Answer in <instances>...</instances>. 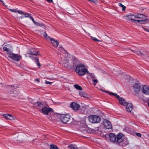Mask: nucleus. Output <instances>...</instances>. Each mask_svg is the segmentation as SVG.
<instances>
[{"label": "nucleus", "instance_id": "nucleus-1", "mask_svg": "<svg viewBox=\"0 0 149 149\" xmlns=\"http://www.w3.org/2000/svg\"><path fill=\"white\" fill-rule=\"evenodd\" d=\"M116 143L122 146H125L128 144V142L125 138L123 134L118 133L116 136Z\"/></svg>", "mask_w": 149, "mask_h": 149}, {"label": "nucleus", "instance_id": "nucleus-2", "mask_svg": "<svg viewBox=\"0 0 149 149\" xmlns=\"http://www.w3.org/2000/svg\"><path fill=\"white\" fill-rule=\"evenodd\" d=\"M76 67L75 69L76 72L79 76H82L85 75L88 71L84 64L81 63Z\"/></svg>", "mask_w": 149, "mask_h": 149}, {"label": "nucleus", "instance_id": "nucleus-3", "mask_svg": "<svg viewBox=\"0 0 149 149\" xmlns=\"http://www.w3.org/2000/svg\"><path fill=\"white\" fill-rule=\"evenodd\" d=\"M59 117L61 122L64 124L69 122L71 117L68 114L66 115L59 114Z\"/></svg>", "mask_w": 149, "mask_h": 149}, {"label": "nucleus", "instance_id": "nucleus-4", "mask_svg": "<svg viewBox=\"0 0 149 149\" xmlns=\"http://www.w3.org/2000/svg\"><path fill=\"white\" fill-rule=\"evenodd\" d=\"M89 122L93 123H99L101 120V118L99 116L96 115H91L88 117Z\"/></svg>", "mask_w": 149, "mask_h": 149}, {"label": "nucleus", "instance_id": "nucleus-5", "mask_svg": "<svg viewBox=\"0 0 149 149\" xmlns=\"http://www.w3.org/2000/svg\"><path fill=\"white\" fill-rule=\"evenodd\" d=\"M8 56L11 59L17 61H19L22 58L21 56L19 55L18 54H14L12 52L10 53Z\"/></svg>", "mask_w": 149, "mask_h": 149}, {"label": "nucleus", "instance_id": "nucleus-6", "mask_svg": "<svg viewBox=\"0 0 149 149\" xmlns=\"http://www.w3.org/2000/svg\"><path fill=\"white\" fill-rule=\"evenodd\" d=\"M132 87L133 91L135 93L138 94L141 88V86L139 84L135 83L133 84Z\"/></svg>", "mask_w": 149, "mask_h": 149}, {"label": "nucleus", "instance_id": "nucleus-7", "mask_svg": "<svg viewBox=\"0 0 149 149\" xmlns=\"http://www.w3.org/2000/svg\"><path fill=\"white\" fill-rule=\"evenodd\" d=\"M72 65H71L72 68L74 67L76 68V67H77L78 65L81 63L74 56L72 57Z\"/></svg>", "mask_w": 149, "mask_h": 149}, {"label": "nucleus", "instance_id": "nucleus-8", "mask_svg": "<svg viewBox=\"0 0 149 149\" xmlns=\"http://www.w3.org/2000/svg\"><path fill=\"white\" fill-rule=\"evenodd\" d=\"M41 111L42 113L43 114L48 115L49 112L53 111V109L49 107L47 108V107L45 106L42 108L41 110Z\"/></svg>", "mask_w": 149, "mask_h": 149}, {"label": "nucleus", "instance_id": "nucleus-9", "mask_svg": "<svg viewBox=\"0 0 149 149\" xmlns=\"http://www.w3.org/2000/svg\"><path fill=\"white\" fill-rule=\"evenodd\" d=\"M12 47L11 45L10 44H7L3 47V49L4 51L7 52V54L8 55L10 53H11L12 52L10 51V49Z\"/></svg>", "mask_w": 149, "mask_h": 149}, {"label": "nucleus", "instance_id": "nucleus-10", "mask_svg": "<svg viewBox=\"0 0 149 149\" xmlns=\"http://www.w3.org/2000/svg\"><path fill=\"white\" fill-rule=\"evenodd\" d=\"M79 104L77 103L73 102L70 104V107L74 111H76L79 110L80 108Z\"/></svg>", "mask_w": 149, "mask_h": 149}, {"label": "nucleus", "instance_id": "nucleus-11", "mask_svg": "<svg viewBox=\"0 0 149 149\" xmlns=\"http://www.w3.org/2000/svg\"><path fill=\"white\" fill-rule=\"evenodd\" d=\"M29 57L31 58L33 61L36 63L38 67L41 66V65L39 62V58L38 57H34L32 55H29Z\"/></svg>", "mask_w": 149, "mask_h": 149}, {"label": "nucleus", "instance_id": "nucleus-12", "mask_svg": "<svg viewBox=\"0 0 149 149\" xmlns=\"http://www.w3.org/2000/svg\"><path fill=\"white\" fill-rule=\"evenodd\" d=\"M104 126L107 129H111L112 127V125L110 122L108 120H106L104 122Z\"/></svg>", "mask_w": 149, "mask_h": 149}, {"label": "nucleus", "instance_id": "nucleus-13", "mask_svg": "<svg viewBox=\"0 0 149 149\" xmlns=\"http://www.w3.org/2000/svg\"><path fill=\"white\" fill-rule=\"evenodd\" d=\"M109 140L110 141L116 143V136L113 133H110L109 135Z\"/></svg>", "mask_w": 149, "mask_h": 149}, {"label": "nucleus", "instance_id": "nucleus-14", "mask_svg": "<svg viewBox=\"0 0 149 149\" xmlns=\"http://www.w3.org/2000/svg\"><path fill=\"white\" fill-rule=\"evenodd\" d=\"M142 92L146 95H149V86L147 85H144L142 87Z\"/></svg>", "mask_w": 149, "mask_h": 149}, {"label": "nucleus", "instance_id": "nucleus-15", "mask_svg": "<svg viewBox=\"0 0 149 149\" xmlns=\"http://www.w3.org/2000/svg\"><path fill=\"white\" fill-rule=\"evenodd\" d=\"M28 54H30L34 56H37L38 55H40V54H38V52L36 51L34 49H29L27 51Z\"/></svg>", "mask_w": 149, "mask_h": 149}, {"label": "nucleus", "instance_id": "nucleus-16", "mask_svg": "<svg viewBox=\"0 0 149 149\" xmlns=\"http://www.w3.org/2000/svg\"><path fill=\"white\" fill-rule=\"evenodd\" d=\"M126 105V111L128 112H131L133 108V105L132 104L130 103H127Z\"/></svg>", "mask_w": 149, "mask_h": 149}, {"label": "nucleus", "instance_id": "nucleus-17", "mask_svg": "<svg viewBox=\"0 0 149 149\" xmlns=\"http://www.w3.org/2000/svg\"><path fill=\"white\" fill-rule=\"evenodd\" d=\"M117 98L118 100L120 103L123 105H125L127 103L123 97H120L119 96V97Z\"/></svg>", "mask_w": 149, "mask_h": 149}, {"label": "nucleus", "instance_id": "nucleus-18", "mask_svg": "<svg viewBox=\"0 0 149 149\" xmlns=\"http://www.w3.org/2000/svg\"><path fill=\"white\" fill-rule=\"evenodd\" d=\"M50 40L54 47H57L58 46L59 44V42L58 40H55L53 38H50Z\"/></svg>", "mask_w": 149, "mask_h": 149}, {"label": "nucleus", "instance_id": "nucleus-19", "mask_svg": "<svg viewBox=\"0 0 149 149\" xmlns=\"http://www.w3.org/2000/svg\"><path fill=\"white\" fill-rule=\"evenodd\" d=\"M33 104V106L36 108H37L38 107L42 108L44 107V104L39 102H38L34 103Z\"/></svg>", "mask_w": 149, "mask_h": 149}, {"label": "nucleus", "instance_id": "nucleus-20", "mask_svg": "<svg viewBox=\"0 0 149 149\" xmlns=\"http://www.w3.org/2000/svg\"><path fill=\"white\" fill-rule=\"evenodd\" d=\"M3 116L5 118L7 119L11 120L14 119L13 117L11 115L9 114H3Z\"/></svg>", "mask_w": 149, "mask_h": 149}, {"label": "nucleus", "instance_id": "nucleus-21", "mask_svg": "<svg viewBox=\"0 0 149 149\" xmlns=\"http://www.w3.org/2000/svg\"><path fill=\"white\" fill-rule=\"evenodd\" d=\"M135 18L144 19L146 17L144 15L141 13H135Z\"/></svg>", "mask_w": 149, "mask_h": 149}, {"label": "nucleus", "instance_id": "nucleus-22", "mask_svg": "<svg viewBox=\"0 0 149 149\" xmlns=\"http://www.w3.org/2000/svg\"><path fill=\"white\" fill-rule=\"evenodd\" d=\"M63 66L64 67L69 69H72V68L71 65L69 63H64L63 64Z\"/></svg>", "mask_w": 149, "mask_h": 149}, {"label": "nucleus", "instance_id": "nucleus-23", "mask_svg": "<svg viewBox=\"0 0 149 149\" xmlns=\"http://www.w3.org/2000/svg\"><path fill=\"white\" fill-rule=\"evenodd\" d=\"M130 15L129 18H127V19L129 21H131L132 22L134 21V19L135 18V14L133 15L130 14Z\"/></svg>", "mask_w": 149, "mask_h": 149}, {"label": "nucleus", "instance_id": "nucleus-24", "mask_svg": "<svg viewBox=\"0 0 149 149\" xmlns=\"http://www.w3.org/2000/svg\"><path fill=\"white\" fill-rule=\"evenodd\" d=\"M134 53L140 56H145L146 55V53L144 52L143 53H142L140 51H134Z\"/></svg>", "mask_w": 149, "mask_h": 149}, {"label": "nucleus", "instance_id": "nucleus-25", "mask_svg": "<svg viewBox=\"0 0 149 149\" xmlns=\"http://www.w3.org/2000/svg\"><path fill=\"white\" fill-rule=\"evenodd\" d=\"M79 95L81 97L85 98H88V95L84 91H80L79 92Z\"/></svg>", "mask_w": 149, "mask_h": 149}, {"label": "nucleus", "instance_id": "nucleus-26", "mask_svg": "<svg viewBox=\"0 0 149 149\" xmlns=\"http://www.w3.org/2000/svg\"><path fill=\"white\" fill-rule=\"evenodd\" d=\"M71 60H72L71 57H70L69 55H68L65 56L64 58V61L67 63H69V61Z\"/></svg>", "mask_w": 149, "mask_h": 149}, {"label": "nucleus", "instance_id": "nucleus-27", "mask_svg": "<svg viewBox=\"0 0 149 149\" xmlns=\"http://www.w3.org/2000/svg\"><path fill=\"white\" fill-rule=\"evenodd\" d=\"M68 147L70 149H78L77 146L75 145L70 144Z\"/></svg>", "mask_w": 149, "mask_h": 149}, {"label": "nucleus", "instance_id": "nucleus-28", "mask_svg": "<svg viewBox=\"0 0 149 149\" xmlns=\"http://www.w3.org/2000/svg\"><path fill=\"white\" fill-rule=\"evenodd\" d=\"M149 21L147 19L141 20L140 23L141 24H146L149 22Z\"/></svg>", "mask_w": 149, "mask_h": 149}, {"label": "nucleus", "instance_id": "nucleus-29", "mask_svg": "<svg viewBox=\"0 0 149 149\" xmlns=\"http://www.w3.org/2000/svg\"><path fill=\"white\" fill-rule=\"evenodd\" d=\"M109 94L111 95H114L117 98H118V97H119V96L116 93H114L112 92H109Z\"/></svg>", "mask_w": 149, "mask_h": 149}, {"label": "nucleus", "instance_id": "nucleus-30", "mask_svg": "<svg viewBox=\"0 0 149 149\" xmlns=\"http://www.w3.org/2000/svg\"><path fill=\"white\" fill-rule=\"evenodd\" d=\"M74 87L77 89L79 90H81L82 89V87L78 84H75L74 85Z\"/></svg>", "mask_w": 149, "mask_h": 149}, {"label": "nucleus", "instance_id": "nucleus-31", "mask_svg": "<svg viewBox=\"0 0 149 149\" xmlns=\"http://www.w3.org/2000/svg\"><path fill=\"white\" fill-rule=\"evenodd\" d=\"M50 149H58L57 146L53 144L50 145Z\"/></svg>", "mask_w": 149, "mask_h": 149}, {"label": "nucleus", "instance_id": "nucleus-32", "mask_svg": "<svg viewBox=\"0 0 149 149\" xmlns=\"http://www.w3.org/2000/svg\"><path fill=\"white\" fill-rule=\"evenodd\" d=\"M8 10L10 11L13 13H17L18 10L17 9H8Z\"/></svg>", "mask_w": 149, "mask_h": 149}, {"label": "nucleus", "instance_id": "nucleus-33", "mask_svg": "<svg viewBox=\"0 0 149 149\" xmlns=\"http://www.w3.org/2000/svg\"><path fill=\"white\" fill-rule=\"evenodd\" d=\"M43 35H44V37L45 38H46L47 39H48L49 38H50L49 36L47 35V34L45 32H44V34H43Z\"/></svg>", "mask_w": 149, "mask_h": 149}, {"label": "nucleus", "instance_id": "nucleus-34", "mask_svg": "<svg viewBox=\"0 0 149 149\" xmlns=\"http://www.w3.org/2000/svg\"><path fill=\"white\" fill-rule=\"evenodd\" d=\"M89 76L92 80L93 79H95V77L94 74L91 73L89 75Z\"/></svg>", "mask_w": 149, "mask_h": 149}, {"label": "nucleus", "instance_id": "nucleus-35", "mask_svg": "<svg viewBox=\"0 0 149 149\" xmlns=\"http://www.w3.org/2000/svg\"><path fill=\"white\" fill-rule=\"evenodd\" d=\"M17 13L19 14L22 15L24 14V12L23 11L21 10H18Z\"/></svg>", "mask_w": 149, "mask_h": 149}, {"label": "nucleus", "instance_id": "nucleus-36", "mask_svg": "<svg viewBox=\"0 0 149 149\" xmlns=\"http://www.w3.org/2000/svg\"><path fill=\"white\" fill-rule=\"evenodd\" d=\"M141 20H134V21L132 22L135 23L136 24H137L138 23H140Z\"/></svg>", "mask_w": 149, "mask_h": 149}, {"label": "nucleus", "instance_id": "nucleus-37", "mask_svg": "<svg viewBox=\"0 0 149 149\" xmlns=\"http://www.w3.org/2000/svg\"><path fill=\"white\" fill-rule=\"evenodd\" d=\"M93 81L94 83V84L95 85H96L97 83L98 82V81L96 79H93L92 80Z\"/></svg>", "mask_w": 149, "mask_h": 149}, {"label": "nucleus", "instance_id": "nucleus-38", "mask_svg": "<svg viewBox=\"0 0 149 149\" xmlns=\"http://www.w3.org/2000/svg\"><path fill=\"white\" fill-rule=\"evenodd\" d=\"M59 49L61 50V51H64V52L68 53V52L66 50H65L63 48L61 47H59Z\"/></svg>", "mask_w": 149, "mask_h": 149}, {"label": "nucleus", "instance_id": "nucleus-39", "mask_svg": "<svg viewBox=\"0 0 149 149\" xmlns=\"http://www.w3.org/2000/svg\"><path fill=\"white\" fill-rule=\"evenodd\" d=\"M24 17H29L30 16L29 14L28 13H24Z\"/></svg>", "mask_w": 149, "mask_h": 149}, {"label": "nucleus", "instance_id": "nucleus-40", "mask_svg": "<svg viewBox=\"0 0 149 149\" xmlns=\"http://www.w3.org/2000/svg\"><path fill=\"white\" fill-rule=\"evenodd\" d=\"M45 84H51L52 83V82H51L49 81H47V80H45Z\"/></svg>", "mask_w": 149, "mask_h": 149}, {"label": "nucleus", "instance_id": "nucleus-41", "mask_svg": "<svg viewBox=\"0 0 149 149\" xmlns=\"http://www.w3.org/2000/svg\"><path fill=\"white\" fill-rule=\"evenodd\" d=\"M136 135L139 137H141V134L139 133L136 132L135 133Z\"/></svg>", "mask_w": 149, "mask_h": 149}, {"label": "nucleus", "instance_id": "nucleus-42", "mask_svg": "<svg viewBox=\"0 0 149 149\" xmlns=\"http://www.w3.org/2000/svg\"><path fill=\"white\" fill-rule=\"evenodd\" d=\"M92 39L94 41H96L97 42H100V41L99 40L97 39V38H93Z\"/></svg>", "mask_w": 149, "mask_h": 149}, {"label": "nucleus", "instance_id": "nucleus-43", "mask_svg": "<svg viewBox=\"0 0 149 149\" xmlns=\"http://www.w3.org/2000/svg\"><path fill=\"white\" fill-rule=\"evenodd\" d=\"M29 18L34 23L35 22V21L34 20V19L33 17L30 16Z\"/></svg>", "mask_w": 149, "mask_h": 149}, {"label": "nucleus", "instance_id": "nucleus-44", "mask_svg": "<svg viewBox=\"0 0 149 149\" xmlns=\"http://www.w3.org/2000/svg\"><path fill=\"white\" fill-rule=\"evenodd\" d=\"M39 26H40L43 27V28L44 27H45V25L43 24H42V23L40 24L39 25Z\"/></svg>", "mask_w": 149, "mask_h": 149}, {"label": "nucleus", "instance_id": "nucleus-45", "mask_svg": "<svg viewBox=\"0 0 149 149\" xmlns=\"http://www.w3.org/2000/svg\"><path fill=\"white\" fill-rule=\"evenodd\" d=\"M122 7V10L123 11H125L126 9V7L125 6L123 5V6Z\"/></svg>", "mask_w": 149, "mask_h": 149}, {"label": "nucleus", "instance_id": "nucleus-46", "mask_svg": "<svg viewBox=\"0 0 149 149\" xmlns=\"http://www.w3.org/2000/svg\"><path fill=\"white\" fill-rule=\"evenodd\" d=\"M34 23L37 26H39V25L40 24L38 22H35Z\"/></svg>", "mask_w": 149, "mask_h": 149}, {"label": "nucleus", "instance_id": "nucleus-47", "mask_svg": "<svg viewBox=\"0 0 149 149\" xmlns=\"http://www.w3.org/2000/svg\"><path fill=\"white\" fill-rule=\"evenodd\" d=\"M47 2L49 3H52L53 2V1L52 0H45Z\"/></svg>", "mask_w": 149, "mask_h": 149}, {"label": "nucleus", "instance_id": "nucleus-48", "mask_svg": "<svg viewBox=\"0 0 149 149\" xmlns=\"http://www.w3.org/2000/svg\"><path fill=\"white\" fill-rule=\"evenodd\" d=\"M118 5L120 7H122L123 5V4L121 3H118Z\"/></svg>", "mask_w": 149, "mask_h": 149}, {"label": "nucleus", "instance_id": "nucleus-49", "mask_svg": "<svg viewBox=\"0 0 149 149\" xmlns=\"http://www.w3.org/2000/svg\"><path fill=\"white\" fill-rule=\"evenodd\" d=\"M130 14H129L128 15H126L125 16V17H126L127 18H129V17L130 15Z\"/></svg>", "mask_w": 149, "mask_h": 149}, {"label": "nucleus", "instance_id": "nucleus-50", "mask_svg": "<svg viewBox=\"0 0 149 149\" xmlns=\"http://www.w3.org/2000/svg\"><path fill=\"white\" fill-rule=\"evenodd\" d=\"M35 81H37L38 82H40V79H39V78L36 79H35Z\"/></svg>", "mask_w": 149, "mask_h": 149}, {"label": "nucleus", "instance_id": "nucleus-51", "mask_svg": "<svg viewBox=\"0 0 149 149\" xmlns=\"http://www.w3.org/2000/svg\"><path fill=\"white\" fill-rule=\"evenodd\" d=\"M102 91L104 92L105 93H109V91H105V90H102Z\"/></svg>", "mask_w": 149, "mask_h": 149}, {"label": "nucleus", "instance_id": "nucleus-52", "mask_svg": "<svg viewBox=\"0 0 149 149\" xmlns=\"http://www.w3.org/2000/svg\"><path fill=\"white\" fill-rule=\"evenodd\" d=\"M143 28L144 29L145 31H147L148 32H149V29H145V28Z\"/></svg>", "mask_w": 149, "mask_h": 149}, {"label": "nucleus", "instance_id": "nucleus-53", "mask_svg": "<svg viewBox=\"0 0 149 149\" xmlns=\"http://www.w3.org/2000/svg\"><path fill=\"white\" fill-rule=\"evenodd\" d=\"M48 119L49 120H50L52 121V119L51 117H49L48 118Z\"/></svg>", "mask_w": 149, "mask_h": 149}, {"label": "nucleus", "instance_id": "nucleus-54", "mask_svg": "<svg viewBox=\"0 0 149 149\" xmlns=\"http://www.w3.org/2000/svg\"><path fill=\"white\" fill-rule=\"evenodd\" d=\"M24 17H23L22 16H21L20 17H19V18L20 19H22Z\"/></svg>", "mask_w": 149, "mask_h": 149}, {"label": "nucleus", "instance_id": "nucleus-55", "mask_svg": "<svg viewBox=\"0 0 149 149\" xmlns=\"http://www.w3.org/2000/svg\"><path fill=\"white\" fill-rule=\"evenodd\" d=\"M0 1H1V2H2L3 4H4V3H3V1L1 0H0Z\"/></svg>", "mask_w": 149, "mask_h": 149}, {"label": "nucleus", "instance_id": "nucleus-56", "mask_svg": "<svg viewBox=\"0 0 149 149\" xmlns=\"http://www.w3.org/2000/svg\"><path fill=\"white\" fill-rule=\"evenodd\" d=\"M10 86H13V87H14V86H13V85H10Z\"/></svg>", "mask_w": 149, "mask_h": 149}, {"label": "nucleus", "instance_id": "nucleus-57", "mask_svg": "<svg viewBox=\"0 0 149 149\" xmlns=\"http://www.w3.org/2000/svg\"><path fill=\"white\" fill-rule=\"evenodd\" d=\"M11 93H10V94H12V93H13V92L12 91V92H11Z\"/></svg>", "mask_w": 149, "mask_h": 149}, {"label": "nucleus", "instance_id": "nucleus-58", "mask_svg": "<svg viewBox=\"0 0 149 149\" xmlns=\"http://www.w3.org/2000/svg\"><path fill=\"white\" fill-rule=\"evenodd\" d=\"M148 106L149 107V102H148Z\"/></svg>", "mask_w": 149, "mask_h": 149}, {"label": "nucleus", "instance_id": "nucleus-59", "mask_svg": "<svg viewBox=\"0 0 149 149\" xmlns=\"http://www.w3.org/2000/svg\"><path fill=\"white\" fill-rule=\"evenodd\" d=\"M12 96H13V97H14H14H15V95H12Z\"/></svg>", "mask_w": 149, "mask_h": 149}, {"label": "nucleus", "instance_id": "nucleus-60", "mask_svg": "<svg viewBox=\"0 0 149 149\" xmlns=\"http://www.w3.org/2000/svg\"><path fill=\"white\" fill-rule=\"evenodd\" d=\"M71 123V122H70L69 123Z\"/></svg>", "mask_w": 149, "mask_h": 149}, {"label": "nucleus", "instance_id": "nucleus-61", "mask_svg": "<svg viewBox=\"0 0 149 149\" xmlns=\"http://www.w3.org/2000/svg\"><path fill=\"white\" fill-rule=\"evenodd\" d=\"M148 137H149V135H148Z\"/></svg>", "mask_w": 149, "mask_h": 149}]
</instances>
